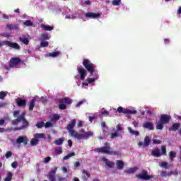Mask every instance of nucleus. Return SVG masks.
Masks as SVG:
<instances>
[{
  "label": "nucleus",
  "mask_w": 181,
  "mask_h": 181,
  "mask_svg": "<svg viewBox=\"0 0 181 181\" xmlns=\"http://www.w3.org/2000/svg\"><path fill=\"white\" fill-rule=\"evenodd\" d=\"M25 113H22L17 119L11 121L13 125H18L19 122H22L21 127H16L13 128V131H25L29 127V122L25 118Z\"/></svg>",
  "instance_id": "obj_1"
},
{
  "label": "nucleus",
  "mask_w": 181,
  "mask_h": 181,
  "mask_svg": "<svg viewBox=\"0 0 181 181\" xmlns=\"http://www.w3.org/2000/svg\"><path fill=\"white\" fill-rule=\"evenodd\" d=\"M83 66L90 73V76H93L97 69V66L90 61L88 59H84L83 61Z\"/></svg>",
  "instance_id": "obj_2"
},
{
  "label": "nucleus",
  "mask_w": 181,
  "mask_h": 181,
  "mask_svg": "<svg viewBox=\"0 0 181 181\" xmlns=\"http://www.w3.org/2000/svg\"><path fill=\"white\" fill-rule=\"evenodd\" d=\"M169 121H170V115L166 114L161 115L157 123L156 129L160 130L163 129V125H165V124H169Z\"/></svg>",
  "instance_id": "obj_3"
},
{
  "label": "nucleus",
  "mask_w": 181,
  "mask_h": 181,
  "mask_svg": "<svg viewBox=\"0 0 181 181\" xmlns=\"http://www.w3.org/2000/svg\"><path fill=\"white\" fill-rule=\"evenodd\" d=\"M76 119H72L67 124L66 129L68 130L69 134L74 138H76V135H78V133L74 130V127H76Z\"/></svg>",
  "instance_id": "obj_4"
},
{
  "label": "nucleus",
  "mask_w": 181,
  "mask_h": 181,
  "mask_svg": "<svg viewBox=\"0 0 181 181\" xmlns=\"http://www.w3.org/2000/svg\"><path fill=\"white\" fill-rule=\"evenodd\" d=\"M110 151L111 146L108 142L105 143V146L95 149V152H98V153H106V155H109Z\"/></svg>",
  "instance_id": "obj_5"
},
{
  "label": "nucleus",
  "mask_w": 181,
  "mask_h": 181,
  "mask_svg": "<svg viewBox=\"0 0 181 181\" xmlns=\"http://www.w3.org/2000/svg\"><path fill=\"white\" fill-rule=\"evenodd\" d=\"M151 155L156 158H160L162 155H166V146H161V153L160 149L156 148L151 152Z\"/></svg>",
  "instance_id": "obj_6"
},
{
  "label": "nucleus",
  "mask_w": 181,
  "mask_h": 181,
  "mask_svg": "<svg viewBox=\"0 0 181 181\" xmlns=\"http://www.w3.org/2000/svg\"><path fill=\"white\" fill-rule=\"evenodd\" d=\"M45 138V134L37 133L34 134V138L31 139L30 144L32 146H36L39 142V139Z\"/></svg>",
  "instance_id": "obj_7"
},
{
  "label": "nucleus",
  "mask_w": 181,
  "mask_h": 181,
  "mask_svg": "<svg viewBox=\"0 0 181 181\" xmlns=\"http://www.w3.org/2000/svg\"><path fill=\"white\" fill-rule=\"evenodd\" d=\"M136 176L140 180H150V179H153V176L148 175V171L145 170H142L141 174L136 175Z\"/></svg>",
  "instance_id": "obj_8"
},
{
  "label": "nucleus",
  "mask_w": 181,
  "mask_h": 181,
  "mask_svg": "<svg viewBox=\"0 0 181 181\" xmlns=\"http://www.w3.org/2000/svg\"><path fill=\"white\" fill-rule=\"evenodd\" d=\"M50 37H49V34L47 33H42L40 37V40L41 42L40 46H49V42L46 40H49Z\"/></svg>",
  "instance_id": "obj_9"
},
{
  "label": "nucleus",
  "mask_w": 181,
  "mask_h": 181,
  "mask_svg": "<svg viewBox=\"0 0 181 181\" xmlns=\"http://www.w3.org/2000/svg\"><path fill=\"white\" fill-rule=\"evenodd\" d=\"M117 112L119 114H129V115H132V114H136V110H131L129 109H124V107L119 106L117 108Z\"/></svg>",
  "instance_id": "obj_10"
},
{
  "label": "nucleus",
  "mask_w": 181,
  "mask_h": 181,
  "mask_svg": "<svg viewBox=\"0 0 181 181\" xmlns=\"http://www.w3.org/2000/svg\"><path fill=\"white\" fill-rule=\"evenodd\" d=\"M21 63H22V59L18 57H13L10 59L9 66L16 67V66H18V64H21Z\"/></svg>",
  "instance_id": "obj_11"
},
{
  "label": "nucleus",
  "mask_w": 181,
  "mask_h": 181,
  "mask_svg": "<svg viewBox=\"0 0 181 181\" xmlns=\"http://www.w3.org/2000/svg\"><path fill=\"white\" fill-rule=\"evenodd\" d=\"M28 142H29V139H28V136H18L16 141V144H17V145H21V144L28 145Z\"/></svg>",
  "instance_id": "obj_12"
},
{
  "label": "nucleus",
  "mask_w": 181,
  "mask_h": 181,
  "mask_svg": "<svg viewBox=\"0 0 181 181\" xmlns=\"http://www.w3.org/2000/svg\"><path fill=\"white\" fill-rule=\"evenodd\" d=\"M94 135V133L93 132H86L83 134H80L78 133V134L76 135V139L81 140L84 138H90V136H93Z\"/></svg>",
  "instance_id": "obj_13"
},
{
  "label": "nucleus",
  "mask_w": 181,
  "mask_h": 181,
  "mask_svg": "<svg viewBox=\"0 0 181 181\" xmlns=\"http://www.w3.org/2000/svg\"><path fill=\"white\" fill-rule=\"evenodd\" d=\"M102 162L105 163V168H109V169H112L115 166V163L107 159L106 158H102Z\"/></svg>",
  "instance_id": "obj_14"
},
{
  "label": "nucleus",
  "mask_w": 181,
  "mask_h": 181,
  "mask_svg": "<svg viewBox=\"0 0 181 181\" xmlns=\"http://www.w3.org/2000/svg\"><path fill=\"white\" fill-rule=\"evenodd\" d=\"M77 70L81 80H84L86 78V76H87V71L82 67H78Z\"/></svg>",
  "instance_id": "obj_15"
},
{
  "label": "nucleus",
  "mask_w": 181,
  "mask_h": 181,
  "mask_svg": "<svg viewBox=\"0 0 181 181\" xmlns=\"http://www.w3.org/2000/svg\"><path fill=\"white\" fill-rule=\"evenodd\" d=\"M90 177H91V175L90 174V173L87 171V170H83L81 176L82 180L87 181L88 180V179H90Z\"/></svg>",
  "instance_id": "obj_16"
},
{
  "label": "nucleus",
  "mask_w": 181,
  "mask_h": 181,
  "mask_svg": "<svg viewBox=\"0 0 181 181\" xmlns=\"http://www.w3.org/2000/svg\"><path fill=\"white\" fill-rule=\"evenodd\" d=\"M16 103L18 107H26V100L22 99V98H18L16 99Z\"/></svg>",
  "instance_id": "obj_17"
},
{
  "label": "nucleus",
  "mask_w": 181,
  "mask_h": 181,
  "mask_svg": "<svg viewBox=\"0 0 181 181\" xmlns=\"http://www.w3.org/2000/svg\"><path fill=\"white\" fill-rule=\"evenodd\" d=\"M86 18H89L90 19H95L100 18L101 15L98 13H85Z\"/></svg>",
  "instance_id": "obj_18"
},
{
  "label": "nucleus",
  "mask_w": 181,
  "mask_h": 181,
  "mask_svg": "<svg viewBox=\"0 0 181 181\" xmlns=\"http://www.w3.org/2000/svg\"><path fill=\"white\" fill-rule=\"evenodd\" d=\"M59 103H63L64 104H66V105H69L70 104L73 103V100H71L69 97H66V98L60 99Z\"/></svg>",
  "instance_id": "obj_19"
},
{
  "label": "nucleus",
  "mask_w": 181,
  "mask_h": 181,
  "mask_svg": "<svg viewBox=\"0 0 181 181\" xmlns=\"http://www.w3.org/2000/svg\"><path fill=\"white\" fill-rule=\"evenodd\" d=\"M143 128L145 129H149L150 131H153V124L149 122H146L143 124Z\"/></svg>",
  "instance_id": "obj_20"
},
{
  "label": "nucleus",
  "mask_w": 181,
  "mask_h": 181,
  "mask_svg": "<svg viewBox=\"0 0 181 181\" xmlns=\"http://www.w3.org/2000/svg\"><path fill=\"white\" fill-rule=\"evenodd\" d=\"M138 169V167L127 168L124 170V173H127V175H132L133 173H135V172H136Z\"/></svg>",
  "instance_id": "obj_21"
},
{
  "label": "nucleus",
  "mask_w": 181,
  "mask_h": 181,
  "mask_svg": "<svg viewBox=\"0 0 181 181\" xmlns=\"http://www.w3.org/2000/svg\"><path fill=\"white\" fill-rule=\"evenodd\" d=\"M116 166L119 170H122L125 166V163L121 160H116Z\"/></svg>",
  "instance_id": "obj_22"
},
{
  "label": "nucleus",
  "mask_w": 181,
  "mask_h": 181,
  "mask_svg": "<svg viewBox=\"0 0 181 181\" xmlns=\"http://www.w3.org/2000/svg\"><path fill=\"white\" fill-rule=\"evenodd\" d=\"M6 26L9 30H18L19 29V24H7Z\"/></svg>",
  "instance_id": "obj_23"
},
{
  "label": "nucleus",
  "mask_w": 181,
  "mask_h": 181,
  "mask_svg": "<svg viewBox=\"0 0 181 181\" xmlns=\"http://www.w3.org/2000/svg\"><path fill=\"white\" fill-rule=\"evenodd\" d=\"M36 104V99H33L30 100L29 104L28 110L29 111H33V108H35V105Z\"/></svg>",
  "instance_id": "obj_24"
},
{
  "label": "nucleus",
  "mask_w": 181,
  "mask_h": 181,
  "mask_svg": "<svg viewBox=\"0 0 181 181\" xmlns=\"http://www.w3.org/2000/svg\"><path fill=\"white\" fill-rule=\"evenodd\" d=\"M180 128V123H174L172 127L169 128V131H177Z\"/></svg>",
  "instance_id": "obj_25"
},
{
  "label": "nucleus",
  "mask_w": 181,
  "mask_h": 181,
  "mask_svg": "<svg viewBox=\"0 0 181 181\" xmlns=\"http://www.w3.org/2000/svg\"><path fill=\"white\" fill-rule=\"evenodd\" d=\"M47 55L49 57H58V56H60V51H55L53 52H49Z\"/></svg>",
  "instance_id": "obj_26"
},
{
  "label": "nucleus",
  "mask_w": 181,
  "mask_h": 181,
  "mask_svg": "<svg viewBox=\"0 0 181 181\" xmlns=\"http://www.w3.org/2000/svg\"><path fill=\"white\" fill-rule=\"evenodd\" d=\"M42 29H44V30H47L48 32H52V30H53V29H54V27L53 26H50L49 25H42Z\"/></svg>",
  "instance_id": "obj_27"
},
{
  "label": "nucleus",
  "mask_w": 181,
  "mask_h": 181,
  "mask_svg": "<svg viewBox=\"0 0 181 181\" xmlns=\"http://www.w3.org/2000/svg\"><path fill=\"white\" fill-rule=\"evenodd\" d=\"M149 145H151V138L146 136L144 138V146L148 147Z\"/></svg>",
  "instance_id": "obj_28"
},
{
  "label": "nucleus",
  "mask_w": 181,
  "mask_h": 181,
  "mask_svg": "<svg viewBox=\"0 0 181 181\" xmlns=\"http://www.w3.org/2000/svg\"><path fill=\"white\" fill-rule=\"evenodd\" d=\"M109 155H112L113 156H121V151L110 150Z\"/></svg>",
  "instance_id": "obj_29"
},
{
  "label": "nucleus",
  "mask_w": 181,
  "mask_h": 181,
  "mask_svg": "<svg viewBox=\"0 0 181 181\" xmlns=\"http://www.w3.org/2000/svg\"><path fill=\"white\" fill-rule=\"evenodd\" d=\"M12 177H13V174L12 173L8 172L6 174V179H4V181H12Z\"/></svg>",
  "instance_id": "obj_30"
},
{
  "label": "nucleus",
  "mask_w": 181,
  "mask_h": 181,
  "mask_svg": "<svg viewBox=\"0 0 181 181\" xmlns=\"http://www.w3.org/2000/svg\"><path fill=\"white\" fill-rule=\"evenodd\" d=\"M127 129H128L129 132H130L132 134V135H135V136H139V132L132 130V129L129 127L127 128Z\"/></svg>",
  "instance_id": "obj_31"
},
{
  "label": "nucleus",
  "mask_w": 181,
  "mask_h": 181,
  "mask_svg": "<svg viewBox=\"0 0 181 181\" xmlns=\"http://www.w3.org/2000/svg\"><path fill=\"white\" fill-rule=\"evenodd\" d=\"M19 40L20 42H22L24 45H29V39L28 37H20Z\"/></svg>",
  "instance_id": "obj_32"
},
{
  "label": "nucleus",
  "mask_w": 181,
  "mask_h": 181,
  "mask_svg": "<svg viewBox=\"0 0 181 181\" xmlns=\"http://www.w3.org/2000/svg\"><path fill=\"white\" fill-rule=\"evenodd\" d=\"M63 142H64V139L63 138H59L54 141V144L55 145H63Z\"/></svg>",
  "instance_id": "obj_33"
},
{
  "label": "nucleus",
  "mask_w": 181,
  "mask_h": 181,
  "mask_svg": "<svg viewBox=\"0 0 181 181\" xmlns=\"http://www.w3.org/2000/svg\"><path fill=\"white\" fill-rule=\"evenodd\" d=\"M60 119V116L59 115H53L51 117L52 122H56Z\"/></svg>",
  "instance_id": "obj_34"
},
{
  "label": "nucleus",
  "mask_w": 181,
  "mask_h": 181,
  "mask_svg": "<svg viewBox=\"0 0 181 181\" xmlns=\"http://www.w3.org/2000/svg\"><path fill=\"white\" fill-rule=\"evenodd\" d=\"M73 156H76V153H74V152L70 153L68 155L65 156L63 158V159H64V160H67V159H70V158H71Z\"/></svg>",
  "instance_id": "obj_35"
},
{
  "label": "nucleus",
  "mask_w": 181,
  "mask_h": 181,
  "mask_svg": "<svg viewBox=\"0 0 181 181\" xmlns=\"http://www.w3.org/2000/svg\"><path fill=\"white\" fill-rule=\"evenodd\" d=\"M175 157H176V152H175V151H170L169 152V158H170L171 161H173V159H175Z\"/></svg>",
  "instance_id": "obj_36"
},
{
  "label": "nucleus",
  "mask_w": 181,
  "mask_h": 181,
  "mask_svg": "<svg viewBox=\"0 0 181 181\" xmlns=\"http://www.w3.org/2000/svg\"><path fill=\"white\" fill-rule=\"evenodd\" d=\"M47 177L49 181H56V176L54 174H48Z\"/></svg>",
  "instance_id": "obj_37"
},
{
  "label": "nucleus",
  "mask_w": 181,
  "mask_h": 181,
  "mask_svg": "<svg viewBox=\"0 0 181 181\" xmlns=\"http://www.w3.org/2000/svg\"><path fill=\"white\" fill-rule=\"evenodd\" d=\"M35 127H37V128H38V129H40V128H43V127H45V122H37L36 124Z\"/></svg>",
  "instance_id": "obj_38"
},
{
  "label": "nucleus",
  "mask_w": 181,
  "mask_h": 181,
  "mask_svg": "<svg viewBox=\"0 0 181 181\" xmlns=\"http://www.w3.org/2000/svg\"><path fill=\"white\" fill-rule=\"evenodd\" d=\"M59 110H66L67 106L64 103H59Z\"/></svg>",
  "instance_id": "obj_39"
},
{
  "label": "nucleus",
  "mask_w": 181,
  "mask_h": 181,
  "mask_svg": "<svg viewBox=\"0 0 181 181\" xmlns=\"http://www.w3.org/2000/svg\"><path fill=\"white\" fill-rule=\"evenodd\" d=\"M57 172V167L54 166L52 167L51 172H49L48 174L49 175H56V173Z\"/></svg>",
  "instance_id": "obj_40"
},
{
  "label": "nucleus",
  "mask_w": 181,
  "mask_h": 181,
  "mask_svg": "<svg viewBox=\"0 0 181 181\" xmlns=\"http://www.w3.org/2000/svg\"><path fill=\"white\" fill-rule=\"evenodd\" d=\"M55 153L56 155H62V153H63V148H62V147L56 148Z\"/></svg>",
  "instance_id": "obj_41"
},
{
  "label": "nucleus",
  "mask_w": 181,
  "mask_h": 181,
  "mask_svg": "<svg viewBox=\"0 0 181 181\" xmlns=\"http://www.w3.org/2000/svg\"><path fill=\"white\" fill-rule=\"evenodd\" d=\"M25 26H33V23L30 20H27L24 22Z\"/></svg>",
  "instance_id": "obj_42"
},
{
  "label": "nucleus",
  "mask_w": 181,
  "mask_h": 181,
  "mask_svg": "<svg viewBox=\"0 0 181 181\" xmlns=\"http://www.w3.org/2000/svg\"><path fill=\"white\" fill-rule=\"evenodd\" d=\"M112 4L114 6H119V4H121V0H113Z\"/></svg>",
  "instance_id": "obj_43"
},
{
  "label": "nucleus",
  "mask_w": 181,
  "mask_h": 181,
  "mask_svg": "<svg viewBox=\"0 0 181 181\" xmlns=\"http://www.w3.org/2000/svg\"><path fill=\"white\" fill-rule=\"evenodd\" d=\"M45 128H50L53 127V124L50 122H47L45 124L44 123Z\"/></svg>",
  "instance_id": "obj_44"
},
{
  "label": "nucleus",
  "mask_w": 181,
  "mask_h": 181,
  "mask_svg": "<svg viewBox=\"0 0 181 181\" xmlns=\"http://www.w3.org/2000/svg\"><path fill=\"white\" fill-rule=\"evenodd\" d=\"M5 45H7L8 46H19L17 43H12L9 41H6Z\"/></svg>",
  "instance_id": "obj_45"
},
{
  "label": "nucleus",
  "mask_w": 181,
  "mask_h": 181,
  "mask_svg": "<svg viewBox=\"0 0 181 181\" xmlns=\"http://www.w3.org/2000/svg\"><path fill=\"white\" fill-rule=\"evenodd\" d=\"M168 162L163 161L160 163L161 168H164V169H168Z\"/></svg>",
  "instance_id": "obj_46"
},
{
  "label": "nucleus",
  "mask_w": 181,
  "mask_h": 181,
  "mask_svg": "<svg viewBox=\"0 0 181 181\" xmlns=\"http://www.w3.org/2000/svg\"><path fill=\"white\" fill-rule=\"evenodd\" d=\"M116 128H117V132H124V129H122V127H121V124H117L116 126Z\"/></svg>",
  "instance_id": "obj_47"
},
{
  "label": "nucleus",
  "mask_w": 181,
  "mask_h": 181,
  "mask_svg": "<svg viewBox=\"0 0 181 181\" xmlns=\"http://www.w3.org/2000/svg\"><path fill=\"white\" fill-rule=\"evenodd\" d=\"M84 103H86V100H81L80 102H78L76 105V108H78V107H81V105H83Z\"/></svg>",
  "instance_id": "obj_48"
},
{
  "label": "nucleus",
  "mask_w": 181,
  "mask_h": 181,
  "mask_svg": "<svg viewBox=\"0 0 181 181\" xmlns=\"http://www.w3.org/2000/svg\"><path fill=\"white\" fill-rule=\"evenodd\" d=\"M6 97V93L4 91L0 92V100H4Z\"/></svg>",
  "instance_id": "obj_49"
},
{
  "label": "nucleus",
  "mask_w": 181,
  "mask_h": 181,
  "mask_svg": "<svg viewBox=\"0 0 181 181\" xmlns=\"http://www.w3.org/2000/svg\"><path fill=\"white\" fill-rule=\"evenodd\" d=\"M117 136H119V134H118V133L117 132H114L111 134L110 138L112 139H114L115 138H117Z\"/></svg>",
  "instance_id": "obj_50"
},
{
  "label": "nucleus",
  "mask_w": 181,
  "mask_h": 181,
  "mask_svg": "<svg viewBox=\"0 0 181 181\" xmlns=\"http://www.w3.org/2000/svg\"><path fill=\"white\" fill-rule=\"evenodd\" d=\"M50 160H52V157L48 156L46 157L45 158H44V163H49V162H50Z\"/></svg>",
  "instance_id": "obj_51"
},
{
  "label": "nucleus",
  "mask_w": 181,
  "mask_h": 181,
  "mask_svg": "<svg viewBox=\"0 0 181 181\" xmlns=\"http://www.w3.org/2000/svg\"><path fill=\"white\" fill-rule=\"evenodd\" d=\"M153 144L160 145V144H162V141L160 140H158L156 139H154L153 140Z\"/></svg>",
  "instance_id": "obj_52"
},
{
  "label": "nucleus",
  "mask_w": 181,
  "mask_h": 181,
  "mask_svg": "<svg viewBox=\"0 0 181 181\" xmlns=\"http://www.w3.org/2000/svg\"><path fill=\"white\" fill-rule=\"evenodd\" d=\"M87 81L88 83H89V84H92V83H94L95 81V78H88Z\"/></svg>",
  "instance_id": "obj_53"
},
{
  "label": "nucleus",
  "mask_w": 181,
  "mask_h": 181,
  "mask_svg": "<svg viewBox=\"0 0 181 181\" xmlns=\"http://www.w3.org/2000/svg\"><path fill=\"white\" fill-rule=\"evenodd\" d=\"M11 166L13 169H16L18 168V162L14 161L11 163Z\"/></svg>",
  "instance_id": "obj_54"
},
{
  "label": "nucleus",
  "mask_w": 181,
  "mask_h": 181,
  "mask_svg": "<svg viewBox=\"0 0 181 181\" xmlns=\"http://www.w3.org/2000/svg\"><path fill=\"white\" fill-rule=\"evenodd\" d=\"M5 156L6 159H8V158H11V156H12V153L11 151H7Z\"/></svg>",
  "instance_id": "obj_55"
},
{
  "label": "nucleus",
  "mask_w": 181,
  "mask_h": 181,
  "mask_svg": "<svg viewBox=\"0 0 181 181\" xmlns=\"http://www.w3.org/2000/svg\"><path fill=\"white\" fill-rule=\"evenodd\" d=\"M19 112H20L19 110H14L13 112V117H15L16 118V117H18V115H19Z\"/></svg>",
  "instance_id": "obj_56"
},
{
  "label": "nucleus",
  "mask_w": 181,
  "mask_h": 181,
  "mask_svg": "<svg viewBox=\"0 0 181 181\" xmlns=\"http://www.w3.org/2000/svg\"><path fill=\"white\" fill-rule=\"evenodd\" d=\"M80 165H81L80 161L75 162V163H74L75 169H77V168L80 167Z\"/></svg>",
  "instance_id": "obj_57"
},
{
  "label": "nucleus",
  "mask_w": 181,
  "mask_h": 181,
  "mask_svg": "<svg viewBox=\"0 0 181 181\" xmlns=\"http://www.w3.org/2000/svg\"><path fill=\"white\" fill-rule=\"evenodd\" d=\"M101 115H110V112L107 111L106 110H103L102 112H101Z\"/></svg>",
  "instance_id": "obj_58"
},
{
  "label": "nucleus",
  "mask_w": 181,
  "mask_h": 181,
  "mask_svg": "<svg viewBox=\"0 0 181 181\" xmlns=\"http://www.w3.org/2000/svg\"><path fill=\"white\" fill-rule=\"evenodd\" d=\"M5 125V119H0V127H4Z\"/></svg>",
  "instance_id": "obj_59"
},
{
  "label": "nucleus",
  "mask_w": 181,
  "mask_h": 181,
  "mask_svg": "<svg viewBox=\"0 0 181 181\" xmlns=\"http://www.w3.org/2000/svg\"><path fill=\"white\" fill-rule=\"evenodd\" d=\"M68 145L69 148H71L73 146V141H71V139L68 140Z\"/></svg>",
  "instance_id": "obj_60"
},
{
  "label": "nucleus",
  "mask_w": 181,
  "mask_h": 181,
  "mask_svg": "<svg viewBox=\"0 0 181 181\" xmlns=\"http://www.w3.org/2000/svg\"><path fill=\"white\" fill-rule=\"evenodd\" d=\"M77 127H78V128L83 127V121L79 120L78 122Z\"/></svg>",
  "instance_id": "obj_61"
},
{
  "label": "nucleus",
  "mask_w": 181,
  "mask_h": 181,
  "mask_svg": "<svg viewBox=\"0 0 181 181\" xmlns=\"http://www.w3.org/2000/svg\"><path fill=\"white\" fill-rule=\"evenodd\" d=\"M167 175L168 173L165 171H162L160 173V176H162L163 177H165Z\"/></svg>",
  "instance_id": "obj_62"
},
{
  "label": "nucleus",
  "mask_w": 181,
  "mask_h": 181,
  "mask_svg": "<svg viewBox=\"0 0 181 181\" xmlns=\"http://www.w3.org/2000/svg\"><path fill=\"white\" fill-rule=\"evenodd\" d=\"M4 132H6V129L4 127H0V134H4Z\"/></svg>",
  "instance_id": "obj_63"
},
{
  "label": "nucleus",
  "mask_w": 181,
  "mask_h": 181,
  "mask_svg": "<svg viewBox=\"0 0 181 181\" xmlns=\"http://www.w3.org/2000/svg\"><path fill=\"white\" fill-rule=\"evenodd\" d=\"M101 127H102L103 129H104V128H107V124H105V123L104 122H103L101 123Z\"/></svg>",
  "instance_id": "obj_64"
}]
</instances>
